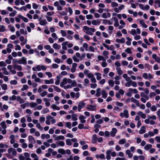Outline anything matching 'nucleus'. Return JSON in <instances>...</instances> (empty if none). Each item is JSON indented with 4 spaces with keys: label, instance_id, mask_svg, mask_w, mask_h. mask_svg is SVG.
<instances>
[{
    "label": "nucleus",
    "instance_id": "obj_1",
    "mask_svg": "<svg viewBox=\"0 0 160 160\" xmlns=\"http://www.w3.org/2000/svg\"><path fill=\"white\" fill-rule=\"evenodd\" d=\"M8 153L6 154L7 156L9 158H12V156H16L17 152L16 150L13 148H10L8 150Z\"/></svg>",
    "mask_w": 160,
    "mask_h": 160
},
{
    "label": "nucleus",
    "instance_id": "obj_2",
    "mask_svg": "<svg viewBox=\"0 0 160 160\" xmlns=\"http://www.w3.org/2000/svg\"><path fill=\"white\" fill-rule=\"evenodd\" d=\"M83 30L87 34L90 35H92L93 33L95 31V29L94 28H89L86 26L83 27Z\"/></svg>",
    "mask_w": 160,
    "mask_h": 160
},
{
    "label": "nucleus",
    "instance_id": "obj_3",
    "mask_svg": "<svg viewBox=\"0 0 160 160\" xmlns=\"http://www.w3.org/2000/svg\"><path fill=\"white\" fill-rule=\"evenodd\" d=\"M13 45L11 43H8L7 45V48L6 50L5 49L3 50L2 52L4 54H6L8 52V53H10L12 51L11 49L13 48Z\"/></svg>",
    "mask_w": 160,
    "mask_h": 160
},
{
    "label": "nucleus",
    "instance_id": "obj_4",
    "mask_svg": "<svg viewBox=\"0 0 160 160\" xmlns=\"http://www.w3.org/2000/svg\"><path fill=\"white\" fill-rule=\"evenodd\" d=\"M120 116L122 118H128L129 116L128 111L127 110H124L123 112L120 113Z\"/></svg>",
    "mask_w": 160,
    "mask_h": 160
},
{
    "label": "nucleus",
    "instance_id": "obj_5",
    "mask_svg": "<svg viewBox=\"0 0 160 160\" xmlns=\"http://www.w3.org/2000/svg\"><path fill=\"white\" fill-rule=\"evenodd\" d=\"M86 104L84 101H82L78 103V110L79 112L81 111L82 108H84Z\"/></svg>",
    "mask_w": 160,
    "mask_h": 160
},
{
    "label": "nucleus",
    "instance_id": "obj_6",
    "mask_svg": "<svg viewBox=\"0 0 160 160\" xmlns=\"http://www.w3.org/2000/svg\"><path fill=\"white\" fill-rule=\"evenodd\" d=\"M19 64L26 65L27 63V61L26 58L24 57H22L19 59Z\"/></svg>",
    "mask_w": 160,
    "mask_h": 160
},
{
    "label": "nucleus",
    "instance_id": "obj_7",
    "mask_svg": "<svg viewBox=\"0 0 160 160\" xmlns=\"http://www.w3.org/2000/svg\"><path fill=\"white\" fill-rule=\"evenodd\" d=\"M70 95L72 98H75L77 99L79 98L80 94L79 92L75 93L74 92H71L70 93Z\"/></svg>",
    "mask_w": 160,
    "mask_h": 160
},
{
    "label": "nucleus",
    "instance_id": "obj_8",
    "mask_svg": "<svg viewBox=\"0 0 160 160\" xmlns=\"http://www.w3.org/2000/svg\"><path fill=\"white\" fill-rule=\"evenodd\" d=\"M32 79H34V81L35 82H41V80L39 78L37 77L35 74H33L32 75Z\"/></svg>",
    "mask_w": 160,
    "mask_h": 160
},
{
    "label": "nucleus",
    "instance_id": "obj_9",
    "mask_svg": "<svg viewBox=\"0 0 160 160\" xmlns=\"http://www.w3.org/2000/svg\"><path fill=\"white\" fill-rule=\"evenodd\" d=\"M117 132V130L115 128H112L111 131L110 132V135L112 137H114Z\"/></svg>",
    "mask_w": 160,
    "mask_h": 160
},
{
    "label": "nucleus",
    "instance_id": "obj_10",
    "mask_svg": "<svg viewBox=\"0 0 160 160\" xmlns=\"http://www.w3.org/2000/svg\"><path fill=\"white\" fill-rule=\"evenodd\" d=\"M28 139L29 142L30 143L34 144L35 143L36 141L33 137L31 135L29 136L28 137Z\"/></svg>",
    "mask_w": 160,
    "mask_h": 160
},
{
    "label": "nucleus",
    "instance_id": "obj_11",
    "mask_svg": "<svg viewBox=\"0 0 160 160\" xmlns=\"http://www.w3.org/2000/svg\"><path fill=\"white\" fill-rule=\"evenodd\" d=\"M96 106L93 105H88V107H86V109L88 110L91 111H94L96 110Z\"/></svg>",
    "mask_w": 160,
    "mask_h": 160
},
{
    "label": "nucleus",
    "instance_id": "obj_12",
    "mask_svg": "<svg viewBox=\"0 0 160 160\" xmlns=\"http://www.w3.org/2000/svg\"><path fill=\"white\" fill-rule=\"evenodd\" d=\"M86 118L82 115H81L79 117V119L80 120L81 122L82 123H84L86 122Z\"/></svg>",
    "mask_w": 160,
    "mask_h": 160
},
{
    "label": "nucleus",
    "instance_id": "obj_13",
    "mask_svg": "<svg viewBox=\"0 0 160 160\" xmlns=\"http://www.w3.org/2000/svg\"><path fill=\"white\" fill-rule=\"evenodd\" d=\"M98 138L96 134H94L92 135V142L93 143H97L98 140Z\"/></svg>",
    "mask_w": 160,
    "mask_h": 160
},
{
    "label": "nucleus",
    "instance_id": "obj_14",
    "mask_svg": "<svg viewBox=\"0 0 160 160\" xmlns=\"http://www.w3.org/2000/svg\"><path fill=\"white\" fill-rule=\"evenodd\" d=\"M44 81L45 83L47 84H53L54 82V80L53 78H51L49 80L45 79Z\"/></svg>",
    "mask_w": 160,
    "mask_h": 160
},
{
    "label": "nucleus",
    "instance_id": "obj_15",
    "mask_svg": "<svg viewBox=\"0 0 160 160\" xmlns=\"http://www.w3.org/2000/svg\"><path fill=\"white\" fill-rule=\"evenodd\" d=\"M17 101L20 104L23 103L25 102L24 100L19 96L17 97Z\"/></svg>",
    "mask_w": 160,
    "mask_h": 160
},
{
    "label": "nucleus",
    "instance_id": "obj_16",
    "mask_svg": "<svg viewBox=\"0 0 160 160\" xmlns=\"http://www.w3.org/2000/svg\"><path fill=\"white\" fill-rule=\"evenodd\" d=\"M111 150H108L106 152V159L108 160H110L111 158Z\"/></svg>",
    "mask_w": 160,
    "mask_h": 160
},
{
    "label": "nucleus",
    "instance_id": "obj_17",
    "mask_svg": "<svg viewBox=\"0 0 160 160\" xmlns=\"http://www.w3.org/2000/svg\"><path fill=\"white\" fill-rule=\"evenodd\" d=\"M145 127L144 126H142L139 130V132L140 134H143L146 132Z\"/></svg>",
    "mask_w": 160,
    "mask_h": 160
},
{
    "label": "nucleus",
    "instance_id": "obj_18",
    "mask_svg": "<svg viewBox=\"0 0 160 160\" xmlns=\"http://www.w3.org/2000/svg\"><path fill=\"white\" fill-rule=\"evenodd\" d=\"M67 83V78H64L63 79L62 81L60 83V86L63 87Z\"/></svg>",
    "mask_w": 160,
    "mask_h": 160
},
{
    "label": "nucleus",
    "instance_id": "obj_19",
    "mask_svg": "<svg viewBox=\"0 0 160 160\" xmlns=\"http://www.w3.org/2000/svg\"><path fill=\"white\" fill-rule=\"evenodd\" d=\"M155 5L154 7L155 8H157L158 7L160 8V1L158 0H155L154 2Z\"/></svg>",
    "mask_w": 160,
    "mask_h": 160
},
{
    "label": "nucleus",
    "instance_id": "obj_20",
    "mask_svg": "<svg viewBox=\"0 0 160 160\" xmlns=\"http://www.w3.org/2000/svg\"><path fill=\"white\" fill-rule=\"evenodd\" d=\"M18 17L22 19L25 22H27L28 21V18H27L26 17H23L21 14L18 15Z\"/></svg>",
    "mask_w": 160,
    "mask_h": 160
},
{
    "label": "nucleus",
    "instance_id": "obj_21",
    "mask_svg": "<svg viewBox=\"0 0 160 160\" xmlns=\"http://www.w3.org/2000/svg\"><path fill=\"white\" fill-rule=\"evenodd\" d=\"M68 43V41H66L62 43V49L63 50H66L67 49V48L66 46L67 45Z\"/></svg>",
    "mask_w": 160,
    "mask_h": 160
},
{
    "label": "nucleus",
    "instance_id": "obj_22",
    "mask_svg": "<svg viewBox=\"0 0 160 160\" xmlns=\"http://www.w3.org/2000/svg\"><path fill=\"white\" fill-rule=\"evenodd\" d=\"M131 102L135 103L137 106H138L139 102L138 100L133 97L131 98Z\"/></svg>",
    "mask_w": 160,
    "mask_h": 160
},
{
    "label": "nucleus",
    "instance_id": "obj_23",
    "mask_svg": "<svg viewBox=\"0 0 160 160\" xmlns=\"http://www.w3.org/2000/svg\"><path fill=\"white\" fill-rule=\"evenodd\" d=\"M43 100L45 102V104L48 107L50 105V103L49 102V99L47 98H44Z\"/></svg>",
    "mask_w": 160,
    "mask_h": 160
},
{
    "label": "nucleus",
    "instance_id": "obj_24",
    "mask_svg": "<svg viewBox=\"0 0 160 160\" xmlns=\"http://www.w3.org/2000/svg\"><path fill=\"white\" fill-rule=\"evenodd\" d=\"M50 137L49 134H42L41 135V138L42 139H44L45 138L48 139Z\"/></svg>",
    "mask_w": 160,
    "mask_h": 160
},
{
    "label": "nucleus",
    "instance_id": "obj_25",
    "mask_svg": "<svg viewBox=\"0 0 160 160\" xmlns=\"http://www.w3.org/2000/svg\"><path fill=\"white\" fill-rule=\"evenodd\" d=\"M116 42L118 43H123L125 42V38H122L121 39H116Z\"/></svg>",
    "mask_w": 160,
    "mask_h": 160
},
{
    "label": "nucleus",
    "instance_id": "obj_26",
    "mask_svg": "<svg viewBox=\"0 0 160 160\" xmlns=\"http://www.w3.org/2000/svg\"><path fill=\"white\" fill-rule=\"evenodd\" d=\"M92 23L93 25H98L100 24V22L98 19L93 20L92 21Z\"/></svg>",
    "mask_w": 160,
    "mask_h": 160
},
{
    "label": "nucleus",
    "instance_id": "obj_27",
    "mask_svg": "<svg viewBox=\"0 0 160 160\" xmlns=\"http://www.w3.org/2000/svg\"><path fill=\"white\" fill-rule=\"evenodd\" d=\"M126 154L128 155L129 158H131L133 156V154L131 152L130 150H126Z\"/></svg>",
    "mask_w": 160,
    "mask_h": 160
},
{
    "label": "nucleus",
    "instance_id": "obj_28",
    "mask_svg": "<svg viewBox=\"0 0 160 160\" xmlns=\"http://www.w3.org/2000/svg\"><path fill=\"white\" fill-rule=\"evenodd\" d=\"M13 68L14 69H17L19 71H22V66L20 65H14L13 66Z\"/></svg>",
    "mask_w": 160,
    "mask_h": 160
},
{
    "label": "nucleus",
    "instance_id": "obj_29",
    "mask_svg": "<svg viewBox=\"0 0 160 160\" xmlns=\"http://www.w3.org/2000/svg\"><path fill=\"white\" fill-rule=\"evenodd\" d=\"M95 157L97 159L100 158L101 159H105V157L104 154H102L100 155H95Z\"/></svg>",
    "mask_w": 160,
    "mask_h": 160
},
{
    "label": "nucleus",
    "instance_id": "obj_30",
    "mask_svg": "<svg viewBox=\"0 0 160 160\" xmlns=\"http://www.w3.org/2000/svg\"><path fill=\"white\" fill-rule=\"evenodd\" d=\"M61 46L57 43H54L53 44V48L56 49H59L61 48Z\"/></svg>",
    "mask_w": 160,
    "mask_h": 160
},
{
    "label": "nucleus",
    "instance_id": "obj_31",
    "mask_svg": "<svg viewBox=\"0 0 160 160\" xmlns=\"http://www.w3.org/2000/svg\"><path fill=\"white\" fill-rule=\"evenodd\" d=\"M65 138L63 135H60L57 137H56L54 139L55 141H58L59 140H63Z\"/></svg>",
    "mask_w": 160,
    "mask_h": 160
},
{
    "label": "nucleus",
    "instance_id": "obj_32",
    "mask_svg": "<svg viewBox=\"0 0 160 160\" xmlns=\"http://www.w3.org/2000/svg\"><path fill=\"white\" fill-rule=\"evenodd\" d=\"M101 94L104 98H107L108 94L105 90H103L101 91Z\"/></svg>",
    "mask_w": 160,
    "mask_h": 160
},
{
    "label": "nucleus",
    "instance_id": "obj_33",
    "mask_svg": "<svg viewBox=\"0 0 160 160\" xmlns=\"http://www.w3.org/2000/svg\"><path fill=\"white\" fill-rule=\"evenodd\" d=\"M95 75L96 76V78L97 80H99L101 78V74L99 72H96Z\"/></svg>",
    "mask_w": 160,
    "mask_h": 160
},
{
    "label": "nucleus",
    "instance_id": "obj_34",
    "mask_svg": "<svg viewBox=\"0 0 160 160\" xmlns=\"http://www.w3.org/2000/svg\"><path fill=\"white\" fill-rule=\"evenodd\" d=\"M128 91L131 93H137L138 92V91L135 88L132 89V88H129L128 89Z\"/></svg>",
    "mask_w": 160,
    "mask_h": 160
},
{
    "label": "nucleus",
    "instance_id": "obj_35",
    "mask_svg": "<svg viewBox=\"0 0 160 160\" xmlns=\"http://www.w3.org/2000/svg\"><path fill=\"white\" fill-rule=\"evenodd\" d=\"M31 157L32 158H34L33 160H39V157L35 153H32L31 154Z\"/></svg>",
    "mask_w": 160,
    "mask_h": 160
},
{
    "label": "nucleus",
    "instance_id": "obj_36",
    "mask_svg": "<svg viewBox=\"0 0 160 160\" xmlns=\"http://www.w3.org/2000/svg\"><path fill=\"white\" fill-rule=\"evenodd\" d=\"M65 127L69 129H71L72 128V124L71 122H65Z\"/></svg>",
    "mask_w": 160,
    "mask_h": 160
},
{
    "label": "nucleus",
    "instance_id": "obj_37",
    "mask_svg": "<svg viewBox=\"0 0 160 160\" xmlns=\"http://www.w3.org/2000/svg\"><path fill=\"white\" fill-rule=\"evenodd\" d=\"M8 28H9V30L12 32H14L15 31V28L13 26L11 25H9L8 26Z\"/></svg>",
    "mask_w": 160,
    "mask_h": 160
},
{
    "label": "nucleus",
    "instance_id": "obj_38",
    "mask_svg": "<svg viewBox=\"0 0 160 160\" xmlns=\"http://www.w3.org/2000/svg\"><path fill=\"white\" fill-rule=\"evenodd\" d=\"M152 147V145L151 144H147L144 147V149L148 151L149 150L150 148H151Z\"/></svg>",
    "mask_w": 160,
    "mask_h": 160
},
{
    "label": "nucleus",
    "instance_id": "obj_39",
    "mask_svg": "<svg viewBox=\"0 0 160 160\" xmlns=\"http://www.w3.org/2000/svg\"><path fill=\"white\" fill-rule=\"evenodd\" d=\"M139 23L142 25L143 28H147L148 26L145 23L143 20H140L139 21Z\"/></svg>",
    "mask_w": 160,
    "mask_h": 160
},
{
    "label": "nucleus",
    "instance_id": "obj_40",
    "mask_svg": "<svg viewBox=\"0 0 160 160\" xmlns=\"http://www.w3.org/2000/svg\"><path fill=\"white\" fill-rule=\"evenodd\" d=\"M100 90L101 89L100 88H98L96 89V93L95 94V95L97 97H99L101 95L100 93Z\"/></svg>",
    "mask_w": 160,
    "mask_h": 160
},
{
    "label": "nucleus",
    "instance_id": "obj_41",
    "mask_svg": "<svg viewBox=\"0 0 160 160\" xmlns=\"http://www.w3.org/2000/svg\"><path fill=\"white\" fill-rule=\"evenodd\" d=\"M72 121H76L78 119L77 115L76 114H72Z\"/></svg>",
    "mask_w": 160,
    "mask_h": 160
},
{
    "label": "nucleus",
    "instance_id": "obj_42",
    "mask_svg": "<svg viewBox=\"0 0 160 160\" xmlns=\"http://www.w3.org/2000/svg\"><path fill=\"white\" fill-rule=\"evenodd\" d=\"M117 71V73L119 75H121L123 73L122 71L120 68H116Z\"/></svg>",
    "mask_w": 160,
    "mask_h": 160
},
{
    "label": "nucleus",
    "instance_id": "obj_43",
    "mask_svg": "<svg viewBox=\"0 0 160 160\" xmlns=\"http://www.w3.org/2000/svg\"><path fill=\"white\" fill-rule=\"evenodd\" d=\"M51 107L53 109H55L57 110H59L60 108L59 107L57 106L56 105L53 104L51 106Z\"/></svg>",
    "mask_w": 160,
    "mask_h": 160
},
{
    "label": "nucleus",
    "instance_id": "obj_44",
    "mask_svg": "<svg viewBox=\"0 0 160 160\" xmlns=\"http://www.w3.org/2000/svg\"><path fill=\"white\" fill-rule=\"evenodd\" d=\"M126 39L128 41H126V44L127 45L130 46L131 44L132 39L128 37L126 38Z\"/></svg>",
    "mask_w": 160,
    "mask_h": 160
},
{
    "label": "nucleus",
    "instance_id": "obj_45",
    "mask_svg": "<svg viewBox=\"0 0 160 160\" xmlns=\"http://www.w3.org/2000/svg\"><path fill=\"white\" fill-rule=\"evenodd\" d=\"M126 140L125 138H123L120 140L118 142V143L119 144H123L126 142Z\"/></svg>",
    "mask_w": 160,
    "mask_h": 160
},
{
    "label": "nucleus",
    "instance_id": "obj_46",
    "mask_svg": "<svg viewBox=\"0 0 160 160\" xmlns=\"http://www.w3.org/2000/svg\"><path fill=\"white\" fill-rule=\"evenodd\" d=\"M28 86L27 84H25L23 86L21 90V91H24L28 89Z\"/></svg>",
    "mask_w": 160,
    "mask_h": 160
},
{
    "label": "nucleus",
    "instance_id": "obj_47",
    "mask_svg": "<svg viewBox=\"0 0 160 160\" xmlns=\"http://www.w3.org/2000/svg\"><path fill=\"white\" fill-rule=\"evenodd\" d=\"M47 22L45 19H43L40 21L39 22V24L41 25H44L47 24Z\"/></svg>",
    "mask_w": 160,
    "mask_h": 160
},
{
    "label": "nucleus",
    "instance_id": "obj_48",
    "mask_svg": "<svg viewBox=\"0 0 160 160\" xmlns=\"http://www.w3.org/2000/svg\"><path fill=\"white\" fill-rule=\"evenodd\" d=\"M58 152L62 154H65V151L63 149H59L58 150Z\"/></svg>",
    "mask_w": 160,
    "mask_h": 160
},
{
    "label": "nucleus",
    "instance_id": "obj_49",
    "mask_svg": "<svg viewBox=\"0 0 160 160\" xmlns=\"http://www.w3.org/2000/svg\"><path fill=\"white\" fill-rule=\"evenodd\" d=\"M2 70L3 71V73L6 75H8L9 74V73L7 71L6 68L4 67L2 68Z\"/></svg>",
    "mask_w": 160,
    "mask_h": 160
},
{
    "label": "nucleus",
    "instance_id": "obj_50",
    "mask_svg": "<svg viewBox=\"0 0 160 160\" xmlns=\"http://www.w3.org/2000/svg\"><path fill=\"white\" fill-rule=\"evenodd\" d=\"M57 80L55 82V84L56 85H58L59 84L60 82V78L59 76H57Z\"/></svg>",
    "mask_w": 160,
    "mask_h": 160
},
{
    "label": "nucleus",
    "instance_id": "obj_51",
    "mask_svg": "<svg viewBox=\"0 0 160 160\" xmlns=\"http://www.w3.org/2000/svg\"><path fill=\"white\" fill-rule=\"evenodd\" d=\"M130 32V33L133 36L136 35L137 34L136 31L135 29H132L129 32Z\"/></svg>",
    "mask_w": 160,
    "mask_h": 160
},
{
    "label": "nucleus",
    "instance_id": "obj_52",
    "mask_svg": "<svg viewBox=\"0 0 160 160\" xmlns=\"http://www.w3.org/2000/svg\"><path fill=\"white\" fill-rule=\"evenodd\" d=\"M140 96L142 98L145 97L147 100H148L149 99V97L148 96H145L144 92H141L140 93Z\"/></svg>",
    "mask_w": 160,
    "mask_h": 160
},
{
    "label": "nucleus",
    "instance_id": "obj_53",
    "mask_svg": "<svg viewBox=\"0 0 160 160\" xmlns=\"http://www.w3.org/2000/svg\"><path fill=\"white\" fill-rule=\"evenodd\" d=\"M66 144L68 146H71L72 144L71 141L70 139H68L66 140Z\"/></svg>",
    "mask_w": 160,
    "mask_h": 160
},
{
    "label": "nucleus",
    "instance_id": "obj_54",
    "mask_svg": "<svg viewBox=\"0 0 160 160\" xmlns=\"http://www.w3.org/2000/svg\"><path fill=\"white\" fill-rule=\"evenodd\" d=\"M53 87L54 90L55 91H56L57 92H61V89L60 88H58V87L56 86H54V85L53 86Z\"/></svg>",
    "mask_w": 160,
    "mask_h": 160
},
{
    "label": "nucleus",
    "instance_id": "obj_55",
    "mask_svg": "<svg viewBox=\"0 0 160 160\" xmlns=\"http://www.w3.org/2000/svg\"><path fill=\"white\" fill-rule=\"evenodd\" d=\"M49 110L48 108H45L42 110L41 112L42 114H45L49 112Z\"/></svg>",
    "mask_w": 160,
    "mask_h": 160
},
{
    "label": "nucleus",
    "instance_id": "obj_56",
    "mask_svg": "<svg viewBox=\"0 0 160 160\" xmlns=\"http://www.w3.org/2000/svg\"><path fill=\"white\" fill-rule=\"evenodd\" d=\"M0 125L4 129H5L7 128V126L5 121L2 122L0 123Z\"/></svg>",
    "mask_w": 160,
    "mask_h": 160
},
{
    "label": "nucleus",
    "instance_id": "obj_57",
    "mask_svg": "<svg viewBox=\"0 0 160 160\" xmlns=\"http://www.w3.org/2000/svg\"><path fill=\"white\" fill-rule=\"evenodd\" d=\"M9 100L10 101H14L17 100V97L15 95H13L9 98Z\"/></svg>",
    "mask_w": 160,
    "mask_h": 160
},
{
    "label": "nucleus",
    "instance_id": "obj_58",
    "mask_svg": "<svg viewBox=\"0 0 160 160\" xmlns=\"http://www.w3.org/2000/svg\"><path fill=\"white\" fill-rule=\"evenodd\" d=\"M29 105L31 108H33L37 106V104L36 102H32L30 103Z\"/></svg>",
    "mask_w": 160,
    "mask_h": 160
},
{
    "label": "nucleus",
    "instance_id": "obj_59",
    "mask_svg": "<svg viewBox=\"0 0 160 160\" xmlns=\"http://www.w3.org/2000/svg\"><path fill=\"white\" fill-rule=\"evenodd\" d=\"M57 144L58 146L63 147L65 145V143L63 141H60L58 142H57Z\"/></svg>",
    "mask_w": 160,
    "mask_h": 160
},
{
    "label": "nucleus",
    "instance_id": "obj_60",
    "mask_svg": "<svg viewBox=\"0 0 160 160\" xmlns=\"http://www.w3.org/2000/svg\"><path fill=\"white\" fill-rule=\"evenodd\" d=\"M138 107H139L142 110H144L145 108V106L144 104H141L140 105L139 102V105L138 106H137Z\"/></svg>",
    "mask_w": 160,
    "mask_h": 160
},
{
    "label": "nucleus",
    "instance_id": "obj_61",
    "mask_svg": "<svg viewBox=\"0 0 160 160\" xmlns=\"http://www.w3.org/2000/svg\"><path fill=\"white\" fill-rule=\"evenodd\" d=\"M157 107L155 105H152L150 109L152 112H155L157 110Z\"/></svg>",
    "mask_w": 160,
    "mask_h": 160
},
{
    "label": "nucleus",
    "instance_id": "obj_62",
    "mask_svg": "<svg viewBox=\"0 0 160 160\" xmlns=\"http://www.w3.org/2000/svg\"><path fill=\"white\" fill-rule=\"evenodd\" d=\"M72 58L75 62H79L80 61V60L75 56H73L72 57Z\"/></svg>",
    "mask_w": 160,
    "mask_h": 160
},
{
    "label": "nucleus",
    "instance_id": "obj_63",
    "mask_svg": "<svg viewBox=\"0 0 160 160\" xmlns=\"http://www.w3.org/2000/svg\"><path fill=\"white\" fill-rule=\"evenodd\" d=\"M1 87L2 89L4 90H6L7 89V85L6 84H3L1 85Z\"/></svg>",
    "mask_w": 160,
    "mask_h": 160
},
{
    "label": "nucleus",
    "instance_id": "obj_64",
    "mask_svg": "<svg viewBox=\"0 0 160 160\" xmlns=\"http://www.w3.org/2000/svg\"><path fill=\"white\" fill-rule=\"evenodd\" d=\"M48 92L46 91H43L40 94V95L43 97L44 96H45L46 95H47Z\"/></svg>",
    "mask_w": 160,
    "mask_h": 160
}]
</instances>
